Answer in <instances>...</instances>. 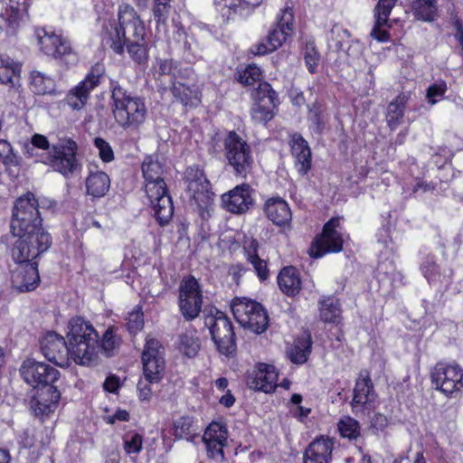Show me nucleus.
Returning <instances> with one entry per match:
<instances>
[{"label": "nucleus", "instance_id": "obj_33", "mask_svg": "<svg viewBox=\"0 0 463 463\" xmlns=\"http://www.w3.org/2000/svg\"><path fill=\"white\" fill-rule=\"evenodd\" d=\"M262 0H214V4L222 9H228V17L232 14L241 16L248 15L255 7L261 4Z\"/></svg>", "mask_w": 463, "mask_h": 463}, {"label": "nucleus", "instance_id": "obj_34", "mask_svg": "<svg viewBox=\"0 0 463 463\" xmlns=\"http://www.w3.org/2000/svg\"><path fill=\"white\" fill-rule=\"evenodd\" d=\"M21 64L9 57H0V83L14 87L20 80Z\"/></svg>", "mask_w": 463, "mask_h": 463}, {"label": "nucleus", "instance_id": "obj_45", "mask_svg": "<svg viewBox=\"0 0 463 463\" xmlns=\"http://www.w3.org/2000/svg\"><path fill=\"white\" fill-rule=\"evenodd\" d=\"M337 426L341 436L344 438L355 439L360 436V424L356 420L350 416H344L341 418Z\"/></svg>", "mask_w": 463, "mask_h": 463}, {"label": "nucleus", "instance_id": "obj_16", "mask_svg": "<svg viewBox=\"0 0 463 463\" xmlns=\"http://www.w3.org/2000/svg\"><path fill=\"white\" fill-rule=\"evenodd\" d=\"M256 99L250 109L251 118L256 123L266 124L274 117V109L278 104L277 93L268 82H260Z\"/></svg>", "mask_w": 463, "mask_h": 463}, {"label": "nucleus", "instance_id": "obj_22", "mask_svg": "<svg viewBox=\"0 0 463 463\" xmlns=\"http://www.w3.org/2000/svg\"><path fill=\"white\" fill-rule=\"evenodd\" d=\"M22 266L16 268L12 273V285L20 292L33 290L40 281L37 269V262H23Z\"/></svg>", "mask_w": 463, "mask_h": 463}, {"label": "nucleus", "instance_id": "obj_24", "mask_svg": "<svg viewBox=\"0 0 463 463\" xmlns=\"http://www.w3.org/2000/svg\"><path fill=\"white\" fill-rule=\"evenodd\" d=\"M334 443L328 438L313 440L304 453V463H331Z\"/></svg>", "mask_w": 463, "mask_h": 463}, {"label": "nucleus", "instance_id": "obj_7", "mask_svg": "<svg viewBox=\"0 0 463 463\" xmlns=\"http://www.w3.org/2000/svg\"><path fill=\"white\" fill-rule=\"evenodd\" d=\"M204 325L209 328L219 353L226 356L233 355L236 351V340L229 317L223 312L214 308L205 317Z\"/></svg>", "mask_w": 463, "mask_h": 463}, {"label": "nucleus", "instance_id": "obj_43", "mask_svg": "<svg viewBox=\"0 0 463 463\" xmlns=\"http://www.w3.org/2000/svg\"><path fill=\"white\" fill-rule=\"evenodd\" d=\"M127 46V50L132 60L138 63L143 64L148 59L147 48L145 42V37L140 41L134 40L130 43H124V46Z\"/></svg>", "mask_w": 463, "mask_h": 463}, {"label": "nucleus", "instance_id": "obj_35", "mask_svg": "<svg viewBox=\"0 0 463 463\" xmlns=\"http://www.w3.org/2000/svg\"><path fill=\"white\" fill-rule=\"evenodd\" d=\"M311 347V335L307 334L296 339L294 345L288 350V356L293 364H302L307 362Z\"/></svg>", "mask_w": 463, "mask_h": 463}, {"label": "nucleus", "instance_id": "obj_29", "mask_svg": "<svg viewBox=\"0 0 463 463\" xmlns=\"http://www.w3.org/2000/svg\"><path fill=\"white\" fill-rule=\"evenodd\" d=\"M87 194L93 197H103L109 190L110 179L103 171H90L86 178Z\"/></svg>", "mask_w": 463, "mask_h": 463}, {"label": "nucleus", "instance_id": "obj_17", "mask_svg": "<svg viewBox=\"0 0 463 463\" xmlns=\"http://www.w3.org/2000/svg\"><path fill=\"white\" fill-rule=\"evenodd\" d=\"M340 221L338 218H332L323 228L322 234L312 243L310 255L313 258H321L327 252H339L343 248V239L336 231Z\"/></svg>", "mask_w": 463, "mask_h": 463}, {"label": "nucleus", "instance_id": "obj_1", "mask_svg": "<svg viewBox=\"0 0 463 463\" xmlns=\"http://www.w3.org/2000/svg\"><path fill=\"white\" fill-rule=\"evenodd\" d=\"M142 172L146 181V193L155 216L160 225H165L174 214V205L162 177L164 166L156 157L149 156L142 164Z\"/></svg>", "mask_w": 463, "mask_h": 463}, {"label": "nucleus", "instance_id": "obj_41", "mask_svg": "<svg viewBox=\"0 0 463 463\" xmlns=\"http://www.w3.org/2000/svg\"><path fill=\"white\" fill-rule=\"evenodd\" d=\"M0 161L6 166H20L22 156L14 152L12 145L5 139H0Z\"/></svg>", "mask_w": 463, "mask_h": 463}, {"label": "nucleus", "instance_id": "obj_53", "mask_svg": "<svg viewBox=\"0 0 463 463\" xmlns=\"http://www.w3.org/2000/svg\"><path fill=\"white\" fill-rule=\"evenodd\" d=\"M397 0H379L374 7V16H378L380 22L389 21V16Z\"/></svg>", "mask_w": 463, "mask_h": 463}, {"label": "nucleus", "instance_id": "obj_52", "mask_svg": "<svg viewBox=\"0 0 463 463\" xmlns=\"http://www.w3.org/2000/svg\"><path fill=\"white\" fill-rule=\"evenodd\" d=\"M119 345V339L114 334L112 328H108L103 335L101 341V348L108 356L113 354V351Z\"/></svg>", "mask_w": 463, "mask_h": 463}, {"label": "nucleus", "instance_id": "obj_21", "mask_svg": "<svg viewBox=\"0 0 463 463\" xmlns=\"http://www.w3.org/2000/svg\"><path fill=\"white\" fill-rule=\"evenodd\" d=\"M252 189L248 184L237 185L229 193L222 194V200L227 211L243 213L253 204Z\"/></svg>", "mask_w": 463, "mask_h": 463}, {"label": "nucleus", "instance_id": "obj_46", "mask_svg": "<svg viewBox=\"0 0 463 463\" xmlns=\"http://www.w3.org/2000/svg\"><path fill=\"white\" fill-rule=\"evenodd\" d=\"M187 192L200 208L207 207L213 196L210 184H201V185H196V188H187Z\"/></svg>", "mask_w": 463, "mask_h": 463}, {"label": "nucleus", "instance_id": "obj_28", "mask_svg": "<svg viewBox=\"0 0 463 463\" xmlns=\"http://www.w3.org/2000/svg\"><path fill=\"white\" fill-rule=\"evenodd\" d=\"M280 290L287 296H296L301 289V279L295 267L289 266L281 269L278 276Z\"/></svg>", "mask_w": 463, "mask_h": 463}, {"label": "nucleus", "instance_id": "obj_44", "mask_svg": "<svg viewBox=\"0 0 463 463\" xmlns=\"http://www.w3.org/2000/svg\"><path fill=\"white\" fill-rule=\"evenodd\" d=\"M177 71L176 64L171 59L158 60L156 66V73L157 74V80L161 84H165V77L169 78V82L175 81V72Z\"/></svg>", "mask_w": 463, "mask_h": 463}, {"label": "nucleus", "instance_id": "obj_36", "mask_svg": "<svg viewBox=\"0 0 463 463\" xmlns=\"http://www.w3.org/2000/svg\"><path fill=\"white\" fill-rule=\"evenodd\" d=\"M408 99L409 94L401 93L389 104L386 118L392 129L396 128L401 124Z\"/></svg>", "mask_w": 463, "mask_h": 463}, {"label": "nucleus", "instance_id": "obj_13", "mask_svg": "<svg viewBox=\"0 0 463 463\" xmlns=\"http://www.w3.org/2000/svg\"><path fill=\"white\" fill-rule=\"evenodd\" d=\"M20 373L23 379L34 388L53 385L60 377V372L56 368L33 358L23 362Z\"/></svg>", "mask_w": 463, "mask_h": 463}, {"label": "nucleus", "instance_id": "obj_6", "mask_svg": "<svg viewBox=\"0 0 463 463\" xmlns=\"http://www.w3.org/2000/svg\"><path fill=\"white\" fill-rule=\"evenodd\" d=\"M12 257L17 263L33 261L52 245V237L43 227L17 236Z\"/></svg>", "mask_w": 463, "mask_h": 463}, {"label": "nucleus", "instance_id": "obj_59", "mask_svg": "<svg viewBox=\"0 0 463 463\" xmlns=\"http://www.w3.org/2000/svg\"><path fill=\"white\" fill-rule=\"evenodd\" d=\"M305 151L306 153L296 156V167L301 175H305L311 167V151Z\"/></svg>", "mask_w": 463, "mask_h": 463}, {"label": "nucleus", "instance_id": "obj_31", "mask_svg": "<svg viewBox=\"0 0 463 463\" xmlns=\"http://www.w3.org/2000/svg\"><path fill=\"white\" fill-rule=\"evenodd\" d=\"M30 88L36 95H56L58 93L55 80L39 71L31 72Z\"/></svg>", "mask_w": 463, "mask_h": 463}, {"label": "nucleus", "instance_id": "obj_12", "mask_svg": "<svg viewBox=\"0 0 463 463\" xmlns=\"http://www.w3.org/2000/svg\"><path fill=\"white\" fill-rule=\"evenodd\" d=\"M38 42L43 52L52 56L56 60L67 64H75L78 61L76 52L71 46L70 41L53 33H48L44 29L37 33Z\"/></svg>", "mask_w": 463, "mask_h": 463}, {"label": "nucleus", "instance_id": "obj_49", "mask_svg": "<svg viewBox=\"0 0 463 463\" xmlns=\"http://www.w3.org/2000/svg\"><path fill=\"white\" fill-rule=\"evenodd\" d=\"M193 420L189 417H181L174 422V436L178 439L190 440L193 437Z\"/></svg>", "mask_w": 463, "mask_h": 463}, {"label": "nucleus", "instance_id": "obj_9", "mask_svg": "<svg viewBox=\"0 0 463 463\" xmlns=\"http://www.w3.org/2000/svg\"><path fill=\"white\" fill-rule=\"evenodd\" d=\"M52 156L48 157L52 168L69 178L81 171L82 165L77 157L78 145L71 138H61L52 145Z\"/></svg>", "mask_w": 463, "mask_h": 463}, {"label": "nucleus", "instance_id": "obj_26", "mask_svg": "<svg viewBox=\"0 0 463 463\" xmlns=\"http://www.w3.org/2000/svg\"><path fill=\"white\" fill-rule=\"evenodd\" d=\"M264 211L267 217L279 226L287 224L292 217L286 201L279 197L269 199L265 203Z\"/></svg>", "mask_w": 463, "mask_h": 463}, {"label": "nucleus", "instance_id": "obj_23", "mask_svg": "<svg viewBox=\"0 0 463 463\" xmlns=\"http://www.w3.org/2000/svg\"><path fill=\"white\" fill-rule=\"evenodd\" d=\"M375 398L376 394L370 373L368 371L363 370L360 372L354 388V395L351 402L353 411H357L360 407L371 406Z\"/></svg>", "mask_w": 463, "mask_h": 463}, {"label": "nucleus", "instance_id": "obj_58", "mask_svg": "<svg viewBox=\"0 0 463 463\" xmlns=\"http://www.w3.org/2000/svg\"><path fill=\"white\" fill-rule=\"evenodd\" d=\"M143 438L137 433L132 434L127 438L124 442V448L127 453H138L142 449Z\"/></svg>", "mask_w": 463, "mask_h": 463}, {"label": "nucleus", "instance_id": "obj_55", "mask_svg": "<svg viewBox=\"0 0 463 463\" xmlns=\"http://www.w3.org/2000/svg\"><path fill=\"white\" fill-rule=\"evenodd\" d=\"M206 446L207 455L212 458H215L217 460H223V447L226 446L227 442L222 441H213V440H203Z\"/></svg>", "mask_w": 463, "mask_h": 463}, {"label": "nucleus", "instance_id": "obj_2", "mask_svg": "<svg viewBox=\"0 0 463 463\" xmlns=\"http://www.w3.org/2000/svg\"><path fill=\"white\" fill-rule=\"evenodd\" d=\"M110 109L116 123L123 129L137 130L146 121L147 108L144 99L132 96L118 81L111 80Z\"/></svg>", "mask_w": 463, "mask_h": 463}, {"label": "nucleus", "instance_id": "obj_3", "mask_svg": "<svg viewBox=\"0 0 463 463\" xmlns=\"http://www.w3.org/2000/svg\"><path fill=\"white\" fill-rule=\"evenodd\" d=\"M146 35L143 22L129 5H123L118 10V25L115 21H109L104 25L102 43L109 46L116 53L124 52V43L140 41Z\"/></svg>", "mask_w": 463, "mask_h": 463}, {"label": "nucleus", "instance_id": "obj_48", "mask_svg": "<svg viewBox=\"0 0 463 463\" xmlns=\"http://www.w3.org/2000/svg\"><path fill=\"white\" fill-rule=\"evenodd\" d=\"M185 183L187 188H196V185L210 184L202 169L197 165L189 166L185 171Z\"/></svg>", "mask_w": 463, "mask_h": 463}, {"label": "nucleus", "instance_id": "obj_62", "mask_svg": "<svg viewBox=\"0 0 463 463\" xmlns=\"http://www.w3.org/2000/svg\"><path fill=\"white\" fill-rule=\"evenodd\" d=\"M170 5H155L153 8L154 17L156 23L165 24L169 14Z\"/></svg>", "mask_w": 463, "mask_h": 463}, {"label": "nucleus", "instance_id": "obj_63", "mask_svg": "<svg viewBox=\"0 0 463 463\" xmlns=\"http://www.w3.org/2000/svg\"><path fill=\"white\" fill-rule=\"evenodd\" d=\"M145 378L140 380L137 383L138 397L141 401H149L152 395V389L150 384Z\"/></svg>", "mask_w": 463, "mask_h": 463}, {"label": "nucleus", "instance_id": "obj_27", "mask_svg": "<svg viewBox=\"0 0 463 463\" xmlns=\"http://www.w3.org/2000/svg\"><path fill=\"white\" fill-rule=\"evenodd\" d=\"M259 242L252 237H245L243 241V250L247 260L250 262L261 280H265L269 277V269L267 262L261 260L258 255Z\"/></svg>", "mask_w": 463, "mask_h": 463}, {"label": "nucleus", "instance_id": "obj_57", "mask_svg": "<svg viewBox=\"0 0 463 463\" xmlns=\"http://www.w3.org/2000/svg\"><path fill=\"white\" fill-rule=\"evenodd\" d=\"M94 145L99 149V156L104 162H110L114 159L113 150L105 139L96 137Z\"/></svg>", "mask_w": 463, "mask_h": 463}, {"label": "nucleus", "instance_id": "obj_25", "mask_svg": "<svg viewBox=\"0 0 463 463\" xmlns=\"http://www.w3.org/2000/svg\"><path fill=\"white\" fill-rule=\"evenodd\" d=\"M294 16L292 10L286 8L278 21L277 27L273 29L269 36V44L271 45V50H276L287 40L288 36L293 32Z\"/></svg>", "mask_w": 463, "mask_h": 463}, {"label": "nucleus", "instance_id": "obj_50", "mask_svg": "<svg viewBox=\"0 0 463 463\" xmlns=\"http://www.w3.org/2000/svg\"><path fill=\"white\" fill-rule=\"evenodd\" d=\"M260 69L255 64H250L239 73L238 81L246 86H253L260 80Z\"/></svg>", "mask_w": 463, "mask_h": 463}, {"label": "nucleus", "instance_id": "obj_64", "mask_svg": "<svg viewBox=\"0 0 463 463\" xmlns=\"http://www.w3.org/2000/svg\"><path fill=\"white\" fill-rule=\"evenodd\" d=\"M32 144L34 146L35 148L42 149V150H47L50 148V143L47 139V137L41 134H34L31 140Z\"/></svg>", "mask_w": 463, "mask_h": 463}, {"label": "nucleus", "instance_id": "obj_51", "mask_svg": "<svg viewBox=\"0 0 463 463\" xmlns=\"http://www.w3.org/2000/svg\"><path fill=\"white\" fill-rule=\"evenodd\" d=\"M320 59V55L317 52L313 43H307L304 51V60L307 70L314 73L316 71L317 66L318 64Z\"/></svg>", "mask_w": 463, "mask_h": 463}, {"label": "nucleus", "instance_id": "obj_5", "mask_svg": "<svg viewBox=\"0 0 463 463\" xmlns=\"http://www.w3.org/2000/svg\"><path fill=\"white\" fill-rule=\"evenodd\" d=\"M38 201L31 193L18 198L13 208L11 231L14 236L43 228Z\"/></svg>", "mask_w": 463, "mask_h": 463}, {"label": "nucleus", "instance_id": "obj_10", "mask_svg": "<svg viewBox=\"0 0 463 463\" xmlns=\"http://www.w3.org/2000/svg\"><path fill=\"white\" fill-rule=\"evenodd\" d=\"M430 379L436 390L452 396L463 388V369L457 364L439 362L431 370Z\"/></svg>", "mask_w": 463, "mask_h": 463}, {"label": "nucleus", "instance_id": "obj_37", "mask_svg": "<svg viewBox=\"0 0 463 463\" xmlns=\"http://www.w3.org/2000/svg\"><path fill=\"white\" fill-rule=\"evenodd\" d=\"M436 0H412L411 11L418 20L432 22L437 14Z\"/></svg>", "mask_w": 463, "mask_h": 463}, {"label": "nucleus", "instance_id": "obj_60", "mask_svg": "<svg viewBox=\"0 0 463 463\" xmlns=\"http://www.w3.org/2000/svg\"><path fill=\"white\" fill-rule=\"evenodd\" d=\"M375 23L374 26L372 29L371 36L374 39H376L379 42H386L389 40V33L385 30H383L382 27L384 25L390 26L388 24L389 21H384L383 23H378L380 22L378 16H374Z\"/></svg>", "mask_w": 463, "mask_h": 463}, {"label": "nucleus", "instance_id": "obj_11", "mask_svg": "<svg viewBox=\"0 0 463 463\" xmlns=\"http://www.w3.org/2000/svg\"><path fill=\"white\" fill-rule=\"evenodd\" d=\"M178 306L181 314L187 321L196 318L202 308L203 296L200 285L194 277L182 280L179 287Z\"/></svg>", "mask_w": 463, "mask_h": 463}, {"label": "nucleus", "instance_id": "obj_42", "mask_svg": "<svg viewBox=\"0 0 463 463\" xmlns=\"http://www.w3.org/2000/svg\"><path fill=\"white\" fill-rule=\"evenodd\" d=\"M169 89L174 97L185 106L193 104V99H197L196 91L182 82L174 81Z\"/></svg>", "mask_w": 463, "mask_h": 463}, {"label": "nucleus", "instance_id": "obj_54", "mask_svg": "<svg viewBox=\"0 0 463 463\" xmlns=\"http://www.w3.org/2000/svg\"><path fill=\"white\" fill-rule=\"evenodd\" d=\"M144 326L143 313L140 310H134L128 314L127 327L130 334H136Z\"/></svg>", "mask_w": 463, "mask_h": 463}, {"label": "nucleus", "instance_id": "obj_32", "mask_svg": "<svg viewBox=\"0 0 463 463\" xmlns=\"http://www.w3.org/2000/svg\"><path fill=\"white\" fill-rule=\"evenodd\" d=\"M319 317L325 323L338 324L341 321L339 300L334 297H323L319 301Z\"/></svg>", "mask_w": 463, "mask_h": 463}, {"label": "nucleus", "instance_id": "obj_20", "mask_svg": "<svg viewBox=\"0 0 463 463\" xmlns=\"http://www.w3.org/2000/svg\"><path fill=\"white\" fill-rule=\"evenodd\" d=\"M278 380V373L272 365L260 364L258 368L249 373L247 385L255 391L270 393L275 391Z\"/></svg>", "mask_w": 463, "mask_h": 463}, {"label": "nucleus", "instance_id": "obj_40", "mask_svg": "<svg viewBox=\"0 0 463 463\" xmlns=\"http://www.w3.org/2000/svg\"><path fill=\"white\" fill-rule=\"evenodd\" d=\"M421 271L430 283L449 282L451 272L446 276H441L439 266L432 258H427L421 265Z\"/></svg>", "mask_w": 463, "mask_h": 463}, {"label": "nucleus", "instance_id": "obj_61", "mask_svg": "<svg viewBox=\"0 0 463 463\" xmlns=\"http://www.w3.org/2000/svg\"><path fill=\"white\" fill-rule=\"evenodd\" d=\"M292 154L296 156L302 155L305 150H310L307 142L299 134H294L292 137Z\"/></svg>", "mask_w": 463, "mask_h": 463}, {"label": "nucleus", "instance_id": "obj_39", "mask_svg": "<svg viewBox=\"0 0 463 463\" xmlns=\"http://www.w3.org/2000/svg\"><path fill=\"white\" fill-rule=\"evenodd\" d=\"M199 337L194 332H185L179 337V348L187 357H194L200 350Z\"/></svg>", "mask_w": 463, "mask_h": 463}, {"label": "nucleus", "instance_id": "obj_4", "mask_svg": "<svg viewBox=\"0 0 463 463\" xmlns=\"http://www.w3.org/2000/svg\"><path fill=\"white\" fill-rule=\"evenodd\" d=\"M71 358L78 364L90 366L99 359V335L90 323L81 317L70 320L67 334Z\"/></svg>", "mask_w": 463, "mask_h": 463}, {"label": "nucleus", "instance_id": "obj_19", "mask_svg": "<svg viewBox=\"0 0 463 463\" xmlns=\"http://www.w3.org/2000/svg\"><path fill=\"white\" fill-rule=\"evenodd\" d=\"M60 398L56 386L39 387L30 402V409L36 417L49 416L56 410Z\"/></svg>", "mask_w": 463, "mask_h": 463}, {"label": "nucleus", "instance_id": "obj_30", "mask_svg": "<svg viewBox=\"0 0 463 463\" xmlns=\"http://www.w3.org/2000/svg\"><path fill=\"white\" fill-rule=\"evenodd\" d=\"M260 303L247 298H234L231 303V309L236 321L241 326L250 323L249 317L256 308L260 309Z\"/></svg>", "mask_w": 463, "mask_h": 463}, {"label": "nucleus", "instance_id": "obj_38", "mask_svg": "<svg viewBox=\"0 0 463 463\" xmlns=\"http://www.w3.org/2000/svg\"><path fill=\"white\" fill-rule=\"evenodd\" d=\"M249 319L250 323H243L241 326L249 328L256 334L263 333L268 327L269 317L261 304L260 305V309L256 308V311L249 317Z\"/></svg>", "mask_w": 463, "mask_h": 463}, {"label": "nucleus", "instance_id": "obj_14", "mask_svg": "<svg viewBox=\"0 0 463 463\" xmlns=\"http://www.w3.org/2000/svg\"><path fill=\"white\" fill-rule=\"evenodd\" d=\"M103 72L101 64L93 66L85 79L67 93L65 101L68 106L73 110H80L87 104L90 91L100 83Z\"/></svg>", "mask_w": 463, "mask_h": 463}, {"label": "nucleus", "instance_id": "obj_18", "mask_svg": "<svg viewBox=\"0 0 463 463\" xmlns=\"http://www.w3.org/2000/svg\"><path fill=\"white\" fill-rule=\"evenodd\" d=\"M44 357L60 367L70 365L71 347L65 339L55 332H48L40 342Z\"/></svg>", "mask_w": 463, "mask_h": 463}, {"label": "nucleus", "instance_id": "obj_15", "mask_svg": "<svg viewBox=\"0 0 463 463\" xmlns=\"http://www.w3.org/2000/svg\"><path fill=\"white\" fill-rule=\"evenodd\" d=\"M164 352L161 345L156 339H148L143 354V373L145 379L149 383H158L165 370Z\"/></svg>", "mask_w": 463, "mask_h": 463}, {"label": "nucleus", "instance_id": "obj_8", "mask_svg": "<svg viewBox=\"0 0 463 463\" xmlns=\"http://www.w3.org/2000/svg\"><path fill=\"white\" fill-rule=\"evenodd\" d=\"M224 155L234 174L245 178L253 165L250 145L235 131H230L223 139Z\"/></svg>", "mask_w": 463, "mask_h": 463}, {"label": "nucleus", "instance_id": "obj_47", "mask_svg": "<svg viewBox=\"0 0 463 463\" xmlns=\"http://www.w3.org/2000/svg\"><path fill=\"white\" fill-rule=\"evenodd\" d=\"M228 430L224 424L213 421L205 430L203 440L227 442Z\"/></svg>", "mask_w": 463, "mask_h": 463}, {"label": "nucleus", "instance_id": "obj_56", "mask_svg": "<svg viewBox=\"0 0 463 463\" xmlns=\"http://www.w3.org/2000/svg\"><path fill=\"white\" fill-rule=\"evenodd\" d=\"M308 118L316 131L320 133L324 128V115L319 105L314 104L310 108Z\"/></svg>", "mask_w": 463, "mask_h": 463}]
</instances>
